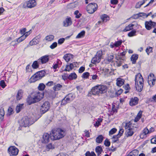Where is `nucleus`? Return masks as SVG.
Segmentation results:
<instances>
[{
    "mask_svg": "<svg viewBox=\"0 0 156 156\" xmlns=\"http://www.w3.org/2000/svg\"><path fill=\"white\" fill-rule=\"evenodd\" d=\"M136 31L135 30H133L128 33V35L129 37H132L136 35Z\"/></svg>",
    "mask_w": 156,
    "mask_h": 156,
    "instance_id": "obj_40",
    "label": "nucleus"
},
{
    "mask_svg": "<svg viewBox=\"0 0 156 156\" xmlns=\"http://www.w3.org/2000/svg\"><path fill=\"white\" fill-rule=\"evenodd\" d=\"M14 113V112L12 108H8L6 115L7 116H9L13 114Z\"/></svg>",
    "mask_w": 156,
    "mask_h": 156,
    "instance_id": "obj_34",
    "label": "nucleus"
},
{
    "mask_svg": "<svg viewBox=\"0 0 156 156\" xmlns=\"http://www.w3.org/2000/svg\"><path fill=\"white\" fill-rule=\"evenodd\" d=\"M26 70L27 72H30L32 71V70L31 67H30V64L28 65L26 67Z\"/></svg>",
    "mask_w": 156,
    "mask_h": 156,
    "instance_id": "obj_56",
    "label": "nucleus"
},
{
    "mask_svg": "<svg viewBox=\"0 0 156 156\" xmlns=\"http://www.w3.org/2000/svg\"><path fill=\"white\" fill-rule=\"evenodd\" d=\"M45 87V86L44 83H41L39 84L38 88L39 90L42 91L44 89Z\"/></svg>",
    "mask_w": 156,
    "mask_h": 156,
    "instance_id": "obj_38",
    "label": "nucleus"
},
{
    "mask_svg": "<svg viewBox=\"0 0 156 156\" xmlns=\"http://www.w3.org/2000/svg\"><path fill=\"white\" fill-rule=\"evenodd\" d=\"M117 112V109L116 108H112L110 114L112 115L113 114Z\"/></svg>",
    "mask_w": 156,
    "mask_h": 156,
    "instance_id": "obj_59",
    "label": "nucleus"
},
{
    "mask_svg": "<svg viewBox=\"0 0 156 156\" xmlns=\"http://www.w3.org/2000/svg\"><path fill=\"white\" fill-rule=\"evenodd\" d=\"M122 40H119L118 41H115V47H117L120 46L122 44Z\"/></svg>",
    "mask_w": 156,
    "mask_h": 156,
    "instance_id": "obj_45",
    "label": "nucleus"
},
{
    "mask_svg": "<svg viewBox=\"0 0 156 156\" xmlns=\"http://www.w3.org/2000/svg\"><path fill=\"white\" fill-rule=\"evenodd\" d=\"M117 129L115 128H113L112 129L109 131V135H112L115 133L117 131Z\"/></svg>",
    "mask_w": 156,
    "mask_h": 156,
    "instance_id": "obj_54",
    "label": "nucleus"
},
{
    "mask_svg": "<svg viewBox=\"0 0 156 156\" xmlns=\"http://www.w3.org/2000/svg\"><path fill=\"white\" fill-rule=\"evenodd\" d=\"M66 134L65 130L60 128L53 129L51 134L50 138L51 140H59L64 137Z\"/></svg>",
    "mask_w": 156,
    "mask_h": 156,
    "instance_id": "obj_3",
    "label": "nucleus"
},
{
    "mask_svg": "<svg viewBox=\"0 0 156 156\" xmlns=\"http://www.w3.org/2000/svg\"><path fill=\"white\" fill-rule=\"evenodd\" d=\"M104 139V137L102 135H100L98 136L96 139V142L97 143H101Z\"/></svg>",
    "mask_w": 156,
    "mask_h": 156,
    "instance_id": "obj_24",
    "label": "nucleus"
},
{
    "mask_svg": "<svg viewBox=\"0 0 156 156\" xmlns=\"http://www.w3.org/2000/svg\"><path fill=\"white\" fill-rule=\"evenodd\" d=\"M121 56H119V55H118V56H116L115 57V59L117 60H122V61H124L125 60V59L124 58V57H120Z\"/></svg>",
    "mask_w": 156,
    "mask_h": 156,
    "instance_id": "obj_58",
    "label": "nucleus"
},
{
    "mask_svg": "<svg viewBox=\"0 0 156 156\" xmlns=\"http://www.w3.org/2000/svg\"><path fill=\"white\" fill-rule=\"evenodd\" d=\"M44 96L43 93H41L39 91L34 93V94L30 98L27 100V102L29 105L38 102L40 101Z\"/></svg>",
    "mask_w": 156,
    "mask_h": 156,
    "instance_id": "obj_4",
    "label": "nucleus"
},
{
    "mask_svg": "<svg viewBox=\"0 0 156 156\" xmlns=\"http://www.w3.org/2000/svg\"><path fill=\"white\" fill-rule=\"evenodd\" d=\"M101 60L100 58H98L97 56L95 55V56L92 58L91 60V62L94 64H95L99 62Z\"/></svg>",
    "mask_w": 156,
    "mask_h": 156,
    "instance_id": "obj_27",
    "label": "nucleus"
},
{
    "mask_svg": "<svg viewBox=\"0 0 156 156\" xmlns=\"http://www.w3.org/2000/svg\"><path fill=\"white\" fill-rule=\"evenodd\" d=\"M75 15V18L77 19L79 18L82 16V14L79 13V11L78 10H76L74 13Z\"/></svg>",
    "mask_w": 156,
    "mask_h": 156,
    "instance_id": "obj_42",
    "label": "nucleus"
},
{
    "mask_svg": "<svg viewBox=\"0 0 156 156\" xmlns=\"http://www.w3.org/2000/svg\"><path fill=\"white\" fill-rule=\"evenodd\" d=\"M140 13L138 14H134L131 18L134 19H137L139 17H141V16L140 15Z\"/></svg>",
    "mask_w": 156,
    "mask_h": 156,
    "instance_id": "obj_49",
    "label": "nucleus"
},
{
    "mask_svg": "<svg viewBox=\"0 0 156 156\" xmlns=\"http://www.w3.org/2000/svg\"><path fill=\"white\" fill-rule=\"evenodd\" d=\"M49 60L48 56L47 55H45L42 56L38 59L39 62L41 63L42 64L46 63Z\"/></svg>",
    "mask_w": 156,
    "mask_h": 156,
    "instance_id": "obj_15",
    "label": "nucleus"
},
{
    "mask_svg": "<svg viewBox=\"0 0 156 156\" xmlns=\"http://www.w3.org/2000/svg\"><path fill=\"white\" fill-rule=\"evenodd\" d=\"M123 61H122V60H118L117 61H116L115 62L116 63V66H120L121 65Z\"/></svg>",
    "mask_w": 156,
    "mask_h": 156,
    "instance_id": "obj_61",
    "label": "nucleus"
},
{
    "mask_svg": "<svg viewBox=\"0 0 156 156\" xmlns=\"http://www.w3.org/2000/svg\"><path fill=\"white\" fill-rule=\"evenodd\" d=\"M72 24L71 17H69L67 18L63 22V26L64 27H68Z\"/></svg>",
    "mask_w": 156,
    "mask_h": 156,
    "instance_id": "obj_13",
    "label": "nucleus"
},
{
    "mask_svg": "<svg viewBox=\"0 0 156 156\" xmlns=\"http://www.w3.org/2000/svg\"><path fill=\"white\" fill-rule=\"evenodd\" d=\"M70 55V54H67L64 56L63 58H64L66 62H68L70 59V58L69 56Z\"/></svg>",
    "mask_w": 156,
    "mask_h": 156,
    "instance_id": "obj_37",
    "label": "nucleus"
},
{
    "mask_svg": "<svg viewBox=\"0 0 156 156\" xmlns=\"http://www.w3.org/2000/svg\"><path fill=\"white\" fill-rule=\"evenodd\" d=\"M50 136L48 133H45L43 136V138L41 140V142L43 143L46 144L49 141V138Z\"/></svg>",
    "mask_w": 156,
    "mask_h": 156,
    "instance_id": "obj_14",
    "label": "nucleus"
},
{
    "mask_svg": "<svg viewBox=\"0 0 156 156\" xmlns=\"http://www.w3.org/2000/svg\"><path fill=\"white\" fill-rule=\"evenodd\" d=\"M146 51L147 53V55H149L150 53L153 52L152 48L149 46L147 47L146 49Z\"/></svg>",
    "mask_w": 156,
    "mask_h": 156,
    "instance_id": "obj_44",
    "label": "nucleus"
},
{
    "mask_svg": "<svg viewBox=\"0 0 156 156\" xmlns=\"http://www.w3.org/2000/svg\"><path fill=\"white\" fill-rule=\"evenodd\" d=\"M104 144L105 146L107 147H108L110 146V142L107 138H106V139L105 140L104 142Z\"/></svg>",
    "mask_w": 156,
    "mask_h": 156,
    "instance_id": "obj_48",
    "label": "nucleus"
},
{
    "mask_svg": "<svg viewBox=\"0 0 156 156\" xmlns=\"http://www.w3.org/2000/svg\"><path fill=\"white\" fill-rule=\"evenodd\" d=\"M95 151L96 152L97 154V155L99 156L101 154V152L103 151V150L101 146H98L96 147Z\"/></svg>",
    "mask_w": 156,
    "mask_h": 156,
    "instance_id": "obj_22",
    "label": "nucleus"
},
{
    "mask_svg": "<svg viewBox=\"0 0 156 156\" xmlns=\"http://www.w3.org/2000/svg\"><path fill=\"white\" fill-rule=\"evenodd\" d=\"M133 127L132 128H129L126 130L125 132V134L127 137L132 136L134 134Z\"/></svg>",
    "mask_w": 156,
    "mask_h": 156,
    "instance_id": "obj_17",
    "label": "nucleus"
},
{
    "mask_svg": "<svg viewBox=\"0 0 156 156\" xmlns=\"http://www.w3.org/2000/svg\"><path fill=\"white\" fill-rule=\"evenodd\" d=\"M131 123L130 122H127L125 123V125L124 126V127L126 129H129V128H132L133 127H131Z\"/></svg>",
    "mask_w": 156,
    "mask_h": 156,
    "instance_id": "obj_47",
    "label": "nucleus"
},
{
    "mask_svg": "<svg viewBox=\"0 0 156 156\" xmlns=\"http://www.w3.org/2000/svg\"><path fill=\"white\" fill-rule=\"evenodd\" d=\"M23 92L22 90H19L16 96V98L17 100H20L23 96Z\"/></svg>",
    "mask_w": 156,
    "mask_h": 156,
    "instance_id": "obj_25",
    "label": "nucleus"
},
{
    "mask_svg": "<svg viewBox=\"0 0 156 156\" xmlns=\"http://www.w3.org/2000/svg\"><path fill=\"white\" fill-rule=\"evenodd\" d=\"M124 80L121 78H118L116 80V84L118 86L120 87L124 83Z\"/></svg>",
    "mask_w": 156,
    "mask_h": 156,
    "instance_id": "obj_23",
    "label": "nucleus"
},
{
    "mask_svg": "<svg viewBox=\"0 0 156 156\" xmlns=\"http://www.w3.org/2000/svg\"><path fill=\"white\" fill-rule=\"evenodd\" d=\"M25 38H26L25 37V36H24V35H23L21 36L20 37L17 39H16L17 41V42L19 43L21 42Z\"/></svg>",
    "mask_w": 156,
    "mask_h": 156,
    "instance_id": "obj_39",
    "label": "nucleus"
},
{
    "mask_svg": "<svg viewBox=\"0 0 156 156\" xmlns=\"http://www.w3.org/2000/svg\"><path fill=\"white\" fill-rule=\"evenodd\" d=\"M135 81L136 83L139 82V83L141 84L142 83H144V79L141 74L139 73L136 75Z\"/></svg>",
    "mask_w": 156,
    "mask_h": 156,
    "instance_id": "obj_12",
    "label": "nucleus"
},
{
    "mask_svg": "<svg viewBox=\"0 0 156 156\" xmlns=\"http://www.w3.org/2000/svg\"><path fill=\"white\" fill-rule=\"evenodd\" d=\"M138 58V55L137 54H133L131 57V60L132 61L133 64H135L136 63V60Z\"/></svg>",
    "mask_w": 156,
    "mask_h": 156,
    "instance_id": "obj_21",
    "label": "nucleus"
},
{
    "mask_svg": "<svg viewBox=\"0 0 156 156\" xmlns=\"http://www.w3.org/2000/svg\"><path fill=\"white\" fill-rule=\"evenodd\" d=\"M123 87L124 88V89L126 90H129L130 89L129 85V84H127L126 85L123 86Z\"/></svg>",
    "mask_w": 156,
    "mask_h": 156,
    "instance_id": "obj_64",
    "label": "nucleus"
},
{
    "mask_svg": "<svg viewBox=\"0 0 156 156\" xmlns=\"http://www.w3.org/2000/svg\"><path fill=\"white\" fill-rule=\"evenodd\" d=\"M54 36L52 35L47 36L45 37V40L48 41H51L54 39Z\"/></svg>",
    "mask_w": 156,
    "mask_h": 156,
    "instance_id": "obj_35",
    "label": "nucleus"
},
{
    "mask_svg": "<svg viewBox=\"0 0 156 156\" xmlns=\"http://www.w3.org/2000/svg\"><path fill=\"white\" fill-rule=\"evenodd\" d=\"M114 56L113 55H111L109 56L107 58V61L109 62H112Z\"/></svg>",
    "mask_w": 156,
    "mask_h": 156,
    "instance_id": "obj_55",
    "label": "nucleus"
},
{
    "mask_svg": "<svg viewBox=\"0 0 156 156\" xmlns=\"http://www.w3.org/2000/svg\"><path fill=\"white\" fill-rule=\"evenodd\" d=\"M46 148L49 149H50L54 148V147L52 145L51 143H50L47 145Z\"/></svg>",
    "mask_w": 156,
    "mask_h": 156,
    "instance_id": "obj_62",
    "label": "nucleus"
},
{
    "mask_svg": "<svg viewBox=\"0 0 156 156\" xmlns=\"http://www.w3.org/2000/svg\"><path fill=\"white\" fill-rule=\"evenodd\" d=\"M144 83H142L141 84H138V83H136L135 82V87H136V90L139 92H140L142 91L143 88Z\"/></svg>",
    "mask_w": 156,
    "mask_h": 156,
    "instance_id": "obj_18",
    "label": "nucleus"
},
{
    "mask_svg": "<svg viewBox=\"0 0 156 156\" xmlns=\"http://www.w3.org/2000/svg\"><path fill=\"white\" fill-rule=\"evenodd\" d=\"M134 25L132 24H130L128 26H126L125 28L124 29L123 31L126 32L131 30L133 29V27L134 26Z\"/></svg>",
    "mask_w": 156,
    "mask_h": 156,
    "instance_id": "obj_30",
    "label": "nucleus"
},
{
    "mask_svg": "<svg viewBox=\"0 0 156 156\" xmlns=\"http://www.w3.org/2000/svg\"><path fill=\"white\" fill-rule=\"evenodd\" d=\"M124 131V130L123 129H120L118 134L117 135H114L113 136L112 138H116V140H113L112 141V143H115L118 141L119 140V138L122 135Z\"/></svg>",
    "mask_w": 156,
    "mask_h": 156,
    "instance_id": "obj_11",
    "label": "nucleus"
},
{
    "mask_svg": "<svg viewBox=\"0 0 156 156\" xmlns=\"http://www.w3.org/2000/svg\"><path fill=\"white\" fill-rule=\"evenodd\" d=\"M59 62L61 63L60 60L58 59V62L56 63H54L52 66V67L54 69H56L58 67V64H59Z\"/></svg>",
    "mask_w": 156,
    "mask_h": 156,
    "instance_id": "obj_51",
    "label": "nucleus"
},
{
    "mask_svg": "<svg viewBox=\"0 0 156 156\" xmlns=\"http://www.w3.org/2000/svg\"><path fill=\"white\" fill-rule=\"evenodd\" d=\"M16 42H17V41L16 39H15L14 40L12 41L10 43V44L11 45H12L14 46H16L18 44V42L16 43Z\"/></svg>",
    "mask_w": 156,
    "mask_h": 156,
    "instance_id": "obj_60",
    "label": "nucleus"
},
{
    "mask_svg": "<svg viewBox=\"0 0 156 156\" xmlns=\"http://www.w3.org/2000/svg\"><path fill=\"white\" fill-rule=\"evenodd\" d=\"M37 37H35L30 42V44L31 45L36 44L39 42V40L37 39Z\"/></svg>",
    "mask_w": 156,
    "mask_h": 156,
    "instance_id": "obj_31",
    "label": "nucleus"
},
{
    "mask_svg": "<svg viewBox=\"0 0 156 156\" xmlns=\"http://www.w3.org/2000/svg\"><path fill=\"white\" fill-rule=\"evenodd\" d=\"M36 73L40 80L45 76L46 72L44 70H42L36 72Z\"/></svg>",
    "mask_w": 156,
    "mask_h": 156,
    "instance_id": "obj_20",
    "label": "nucleus"
},
{
    "mask_svg": "<svg viewBox=\"0 0 156 156\" xmlns=\"http://www.w3.org/2000/svg\"><path fill=\"white\" fill-rule=\"evenodd\" d=\"M89 76L90 73L89 72H85L83 74L82 77L83 78L86 79L88 78Z\"/></svg>",
    "mask_w": 156,
    "mask_h": 156,
    "instance_id": "obj_43",
    "label": "nucleus"
},
{
    "mask_svg": "<svg viewBox=\"0 0 156 156\" xmlns=\"http://www.w3.org/2000/svg\"><path fill=\"white\" fill-rule=\"evenodd\" d=\"M77 62H74L73 63H70L69 65V69L72 70L76 66V65L77 64Z\"/></svg>",
    "mask_w": 156,
    "mask_h": 156,
    "instance_id": "obj_50",
    "label": "nucleus"
},
{
    "mask_svg": "<svg viewBox=\"0 0 156 156\" xmlns=\"http://www.w3.org/2000/svg\"><path fill=\"white\" fill-rule=\"evenodd\" d=\"M50 108H37L30 115L23 117L19 122L20 127H29L36 121L42 115L48 111Z\"/></svg>",
    "mask_w": 156,
    "mask_h": 156,
    "instance_id": "obj_1",
    "label": "nucleus"
},
{
    "mask_svg": "<svg viewBox=\"0 0 156 156\" xmlns=\"http://www.w3.org/2000/svg\"><path fill=\"white\" fill-rule=\"evenodd\" d=\"M139 153V151L136 149H134L130 152L133 156H137Z\"/></svg>",
    "mask_w": 156,
    "mask_h": 156,
    "instance_id": "obj_46",
    "label": "nucleus"
},
{
    "mask_svg": "<svg viewBox=\"0 0 156 156\" xmlns=\"http://www.w3.org/2000/svg\"><path fill=\"white\" fill-rule=\"evenodd\" d=\"M75 97V96L72 93L68 94L62 99L61 105H64L67 103H70L73 100Z\"/></svg>",
    "mask_w": 156,
    "mask_h": 156,
    "instance_id": "obj_6",
    "label": "nucleus"
},
{
    "mask_svg": "<svg viewBox=\"0 0 156 156\" xmlns=\"http://www.w3.org/2000/svg\"><path fill=\"white\" fill-rule=\"evenodd\" d=\"M101 19L102 21L104 22H106L107 21L109 20L110 18L109 16L107 15L104 14L102 15L101 17Z\"/></svg>",
    "mask_w": 156,
    "mask_h": 156,
    "instance_id": "obj_29",
    "label": "nucleus"
},
{
    "mask_svg": "<svg viewBox=\"0 0 156 156\" xmlns=\"http://www.w3.org/2000/svg\"><path fill=\"white\" fill-rule=\"evenodd\" d=\"M62 87V86L60 84H57L55 85L53 88L55 91L59 90Z\"/></svg>",
    "mask_w": 156,
    "mask_h": 156,
    "instance_id": "obj_33",
    "label": "nucleus"
},
{
    "mask_svg": "<svg viewBox=\"0 0 156 156\" xmlns=\"http://www.w3.org/2000/svg\"><path fill=\"white\" fill-rule=\"evenodd\" d=\"M139 99L137 97L131 98L129 101V105L131 106H133L138 104Z\"/></svg>",
    "mask_w": 156,
    "mask_h": 156,
    "instance_id": "obj_16",
    "label": "nucleus"
},
{
    "mask_svg": "<svg viewBox=\"0 0 156 156\" xmlns=\"http://www.w3.org/2000/svg\"><path fill=\"white\" fill-rule=\"evenodd\" d=\"M65 40L64 38H61L58 40V44L61 45L64 43Z\"/></svg>",
    "mask_w": 156,
    "mask_h": 156,
    "instance_id": "obj_53",
    "label": "nucleus"
},
{
    "mask_svg": "<svg viewBox=\"0 0 156 156\" xmlns=\"http://www.w3.org/2000/svg\"><path fill=\"white\" fill-rule=\"evenodd\" d=\"M98 7L97 4L92 3L89 4L86 7V10L89 13L92 14L97 9Z\"/></svg>",
    "mask_w": 156,
    "mask_h": 156,
    "instance_id": "obj_5",
    "label": "nucleus"
},
{
    "mask_svg": "<svg viewBox=\"0 0 156 156\" xmlns=\"http://www.w3.org/2000/svg\"><path fill=\"white\" fill-rule=\"evenodd\" d=\"M85 32L84 30H82L77 35L76 38H80L84 37L85 34Z\"/></svg>",
    "mask_w": 156,
    "mask_h": 156,
    "instance_id": "obj_32",
    "label": "nucleus"
},
{
    "mask_svg": "<svg viewBox=\"0 0 156 156\" xmlns=\"http://www.w3.org/2000/svg\"><path fill=\"white\" fill-rule=\"evenodd\" d=\"M102 51L101 50L98 51L95 55L101 60L102 55Z\"/></svg>",
    "mask_w": 156,
    "mask_h": 156,
    "instance_id": "obj_36",
    "label": "nucleus"
},
{
    "mask_svg": "<svg viewBox=\"0 0 156 156\" xmlns=\"http://www.w3.org/2000/svg\"><path fill=\"white\" fill-rule=\"evenodd\" d=\"M77 76L75 73H72L70 74L68 76L67 78L70 80L75 79L77 78Z\"/></svg>",
    "mask_w": 156,
    "mask_h": 156,
    "instance_id": "obj_26",
    "label": "nucleus"
},
{
    "mask_svg": "<svg viewBox=\"0 0 156 156\" xmlns=\"http://www.w3.org/2000/svg\"><path fill=\"white\" fill-rule=\"evenodd\" d=\"M107 89V87L106 85H97L92 88L88 95L90 96H91V94L93 95H99L106 92Z\"/></svg>",
    "mask_w": 156,
    "mask_h": 156,
    "instance_id": "obj_2",
    "label": "nucleus"
},
{
    "mask_svg": "<svg viewBox=\"0 0 156 156\" xmlns=\"http://www.w3.org/2000/svg\"><path fill=\"white\" fill-rule=\"evenodd\" d=\"M0 86L3 88H4L6 86L4 80H2L0 81Z\"/></svg>",
    "mask_w": 156,
    "mask_h": 156,
    "instance_id": "obj_52",
    "label": "nucleus"
},
{
    "mask_svg": "<svg viewBox=\"0 0 156 156\" xmlns=\"http://www.w3.org/2000/svg\"><path fill=\"white\" fill-rule=\"evenodd\" d=\"M9 154L11 156H16L19 152V150L15 146H11L8 149Z\"/></svg>",
    "mask_w": 156,
    "mask_h": 156,
    "instance_id": "obj_8",
    "label": "nucleus"
},
{
    "mask_svg": "<svg viewBox=\"0 0 156 156\" xmlns=\"http://www.w3.org/2000/svg\"><path fill=\"white\" fill-rule=\"evenodd\" d=\"M39 80H40V79L36 73L29 79V81L30 83H33Z\"/></svg>",
    "mask_w": 156,
    "mask_h": 156,
    "instance_id": "obj_19",
    "label": "nucleus"
},
{
    "mask_svg": "<svg viewBox=\"0 0 156 156\" xmlns=\"http://www.w3.org/2000/svg\"><path fill=\"white\" fill-rule=\"evenodd\" d=\"M156 26V23L153 22L151 20L145 22V27L146 29L149 30L152 28V27H155Z\"/></svg>",
    "mask_w": 156,
    "mask_h": 156,
    "instance_id": "obj_10",
    "label": "nucleus"
},
{
    "mask_svg": "<svg viewBox=\"0 0 156 156\" xmlns=\"http://www.w3.org/2000/svg\"><path fill=\"white\" fill-rule=\"evenodd\" d=\"M155 80V78L154 76V74L152 73H150L148 76V82L151 87L154 85Z\"/></svg>",
    "mask_w": 156,
    "mask_h": 156,
    "instance_id": "obj_9",
    "label": "nucleus"
},
{
    "mask_svg": "<svg viewBox=\"0 0 156 156\" xmlns=\"http://www.w3.org/2000/svg\"><path fill=\"white\" fill-rule=\"evenodd\" d=\"M41 63L39 62L38 60L34 61L32 65V67L34 69H36L38 68L39 67V64Z\"/></svg>",
    "mask_w": 156,
    "mask_h": 156,
    "instance_id": "obj_28",
    "label": "nucleus"
},
{
    "mask_svg": "<svg viewBox=\"0 0 156 156\" xmlns=\"http://www.w3.org/2000/svg\"><path fill=\"white\" fill-rule=\"evenodd\" d=\"M85 68L83 66H81L79 69V73H82L85 70Z\"/></svg>",
    "mask_w": 156,
    "mask_h": 156,
    "instance_id": "obj_63",
    "label": "nucleus"
},
{
    "mask_svg": "<svg viewBox=\"0 0 156 156\" xmlns=\"http://www.w3.org/2000/svg\"><path fill=\"white\" fill-rule=\"evenodd\" d=\"M57 46V43L56 42H54L51 45L50 47L51 49H53L56 48Z\"/></svg>",
    "mask_w": 156,
    "mask_h": 156,
    "instance_id": "obj_57",
    "label": "nucleus"
},
{
    "mask_svg": "<svg viewBox=\"0 0 156 156\" xmlns=\"http://www.w3.org/2000/svg\"><path fill=\"white\" fill-rule=\"evenodd\" d=\"M36 3L35 0H30L25 2L22 5L23 8H26L27 7L31 8L35 7Z\"/></svg>",
    "mask_w": 156,
    "mask_h": 156,
    "instance_id": "obj_7",
    "label": "nucleus"
},
{
    "mask_svg": "<svg viewBox=\"0 0 156 156\" xmlns=\"http://www.w3.org/2000/svg\"><path fill=\"white\" fill-rule=\"evenodd\" d=\"M50 103L48 101H46L44 102L41 107H50Z\"/></svg>",
    "mask_w": 156,
    "mask_h": 156,
    "instance_id": "obj_41",
    "label": "nucleus"
}]
</instances>
